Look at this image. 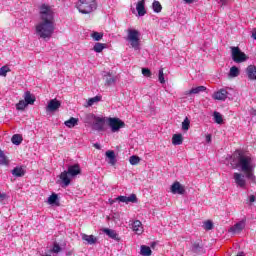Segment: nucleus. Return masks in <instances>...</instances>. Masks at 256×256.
<instances>
[{"label": "nucleus", "mask_w": 256, "mask_h": 256, "mask_svg": "<svg viewBox=\"0 0 256 256\" xmlns=\"http://www.w3.org/2000/svg\"><path fill=\"white\" fill-rule=\"evenodd\" d=\"M102 231L105 233V235L109 236L110 239H113L114 241H120L121 238H119V234H117V231L109 228H104Z\"/></svg>", "instance_id": "nucleus-16"}, {"label": "nucleus", "mask_w": 256, "mask_h": 256, "mask_svg": "<svg viewBox=\"0 0 256 256\" xmlns=\"http://www.w3.org/2000/svg\"><path fill=\"white\" fill-rule=\"evenodd\" d=\"M116 201H119V203H137V195L131 194L130 196H118L116 198Z\"/></svg>", "instance_id": "nucleus-14"}, {"label": "nucleus", "mask_w": 256, "mask_h": 256, "mask_svg": "<svg viewBox=\"0 0 256 256\" xmlns=\"http://www.w3.org/2000/svg\"><path fill=\"white\" fill-rule=\"evenodd\" d=\"M184 1L185 3H188V4L193 3V0H184Z\"/></svg>", "instance_id": "nucleus-55"}, {"label": "nucleus", "mask_w": 256, "mask_h": 256, "mask_svg": "<svg viewBox=\"0 0 256 256\" xmlns=\"http://www.w3.org/2000/svg\"><path fill=\"white\" fill-rule=\"evenodd\" d=\"M81 239L84 241L85 245H95L98 241V238L94 235H87L85 233H81Z\"/></svg>", "instance_id": "nucleus-15"}, {"label": "nucleus", "mask_w": 256, "mask_h": 256, "mask_svg": "<svg viewBox=\"0 0 256 256\" xmlns=\"http://www.w3.org/2000/svg\"><path fill=\"white\" fill-rule=\"evenodd\" d=\"M105 49V44L104 43H96L93 47V50L95 53H101Z\"/></svg>", "instance_id": "nucleus-36"}, {"label": "nucleus", "mask_w": 256, "mask_h": 256, "mask_svg": "<svg viewBox=\"0 0 256 256\" xmlns=\"http://www.w3.org/2000/svg\"><path fill=\"white\" fill-rule=\"evenodd\" d=\"M158 79L160 81V83H165V74L163 73V68H161L159 70V75H158Z\"/></svg>", "instance_id": "nucleus-44"}, {"label": "nucleus", "mask_w": 256, "mask_h": 256, "mask_svg": "<svg viewBox=\"0 0 256 256\" xmlns=\"http://www.w3.org/2000/svg\"><path fill=\"white\" fill-rule=\"evenodd\" d=\"M99 101H101L100 96H95L93 98H90L88 99L87 107H93V105H95V103H99Z\"/></svg>", "instance_id": "nucleus-31"}, {"label": "nucleus", "mask_w": 256, "mask_h": 256, "mask_svg": "<svg viewBox=\"0 0 256 256\" xmlns=\"http://www.w3.org/2000/svg\"><path fill=\"white\" fill-rule=\"evenodd\" d=\"M27 103L24 102V100H20L19 103L16 104L17 111H24V109L27 107Z\"/></svg>", "instance_id": "nucleus-41"}, {"label": "nucleus", "mask_w": 256, "mask_h": 256, "mask_svg": "<svg viewBox=\"0 0 256 256\" xmlns=\"http://www.w3.org/2000/svg\"><path fill=\"white\" fill-rule=\"evenodd\" d=\"M152 9H153L154 13H161V11H163V6H161V2L155 0L152 3Z\"/></svg>", "instance_id": "nucleus-30"}, {"label": "nucleus", "mask_w": 256, "mask_h": 256, "mask_svg": "<svg viewBox=\"0 0 256 256\" xmlns=\"http://www.w3.org/2000/svg\"><path fill=\"white\" fill-rule=\"evenodd\" d=\"M205 91H207V87L198 86V87L192 88L191 90L186 91L185 95H198V93H203Z\"/></svg>", "instance_id": "nucleus-20"}, {"label": "nucleus", "mask_w": 256, "mask_h": 256, "mask_svg": "<svg viewBox=\"0 0 256 256\" xmlns=\"http://www.w3.org/2000/svg\"><path fill=\"white\" fill-rule=\"evenodd\" d=\"M94 146L96 147V149H100L99 144H95Z\"/></svg>", "instance_id": "nucleus-57"}, {"label": "nucleus", "mask_w": 256, "mask_h": 256, "mask_svg": "<svg viewBox=\"0 0 256 256\" xmlns=\"http://www.w3.org/2000/svg\"><path fill=\"white\" fill-rule=\"evenodd\" d=\"M126 33L125 40L129 47L134 49V51H141V32L134 28H128Z\"/></svg>", "instance_id": "nucleus-3"}, {"label": "nucleus", "mask_w": 256, "mask_h": 256, "mask_svg": "<svg viewBox=\"0 0 256 256\" xmlns=\"http://www.w3.org/2000/svg\"><path fill=\"white\" fill-rule=\"evenodd\" d=\"M189 125H191L189 118H185L184 121L182 122L183 131H189Z\"/></svg>", "instance_id": "nucleus-42"}, {"label": "nucleus", "mask_w": 256, "mask_h": 256, "mask_svg": "<svg viewBox=\"0 0 256 256\" xmlns=\"http://www.w3.org/2000/svg\"><path fill=\"white\" fill-rule=\"evenodd\" d=\"M84 123L91 125L95 131H105V117L97 116L93 113L85 114Z\"/></svg>", "instance_id": "nucleus-4"}, {"label": "nucleus", "mask_w": 256, "mask_h": 256, "mask_svg": "<svg viewBox=\"0 0 256 256\" xmlns=\"http://www.w3.org/2000/svg\"><path fill=\"white\" fill-rule=\"evenodd\" d=\"M228 163L232 169H240L242 173H249L255 171V165L251 157L241 154V152H235L232 156L228 155L226 157Z\"/></svg>", "instance_id": "nucleus-2"}, {"label": "nucleus", "mask_w": 256, "mask_h": 256, "mask_svg": "<svg viewBox=\"0 0 256 256\" xmlns=\"http://www.w3.org/2000/svg\"><path fill=\"white\" fill-rule=\"evenodd\" d=\"M136 11L138 12L139 17H143L145 13V0L139 1L136 5Z\"/></svg>", "instance_id": "nucleus-21"}, {"label": "nucleus", "mask_w": 256, "mask_h": 256, "mask_svg": "<svg viewBox=\"0 0 256 256\" xmlns=\"http://www.w3.org/2000/svg\"><path fill=\"white\" fill-rule=\"evenodd\" d=\"M13 145H21L23 143V136L19 134H14L11 138Z\"/></svg>", "instance_id": "nucleus-29"}, {"label": "nucleus", "mask_w": 256, "mask_h": 256, "mask_svg": "<svg viewBox=\"0 0 256 256\" xmlns=\"http://www.w3.org/2000/svg\"><path fill=\"white\" fill-rule=\"evenodd\" d=\"M203 227L206 231H211V229H213V222L211 220H208L204 222Z\"/></svg>", "instance_id": "nucleus-43"}, {"label": "nucleus", "mask_w": 256, "mask_h": 256, "mask_svg": "<svg viewBox=\"0 0 256 256\" xmlns=\"http://www.w3.org/2000/svg\"><path fill=\"white\" fill-rule=\"evenodd\" d=\"M108 125L112 133H117L120 129H123L125 127V122H123L119 118H109Z\"/></svg>", "instance_id": "nucleus-7"}, {"label": "nucleus", "mask_w": 256, "mask_h": 256, "mask_svg": "<svg viewBox=\"0 0 256 256\" xmlns=\"http://www.w3.org/2000/svg\"><path fill=\"white\" fill-rule=\"evenodd\" d=\"M231 56L234 63H244L247 60V55L239 47H231Z\"/></svg>", "instance_id": "nucleus-6"}, {"label": "nucleus", "mask_w": 256, "mask_h": 256, "mask_svg": "<svg viewBox=\"0 0 256 256\" xmlns=\"http://www.w3.org/2000/svg\"><path fill=\"white\" fill-rule=\"evenodd\" d=\"M91 37H92L93 41H101V39H103V33H101V32H92Z\"/></svg>", "instance_id": "nucleus-39"}, {"label": "nucleus", "mask_w": 256, "mask_h": 256, "mask_svg": "<svg viewBox=\"0 0 256 256\" xmlns=\"http://www.w3.org/2000/svg\"><path fill=\"white\" fill-rule=\"evenodd\" d=\"M11 72L9 66H2L0 68V77H7V73Z\"/></svg>", "instance_id": "nucleus-40"}, {"label": "nucleus", "mask_w": 256, "mask_h": 256, "mask_svg": "<svg viewBox=\"0 0 256 256\" xmlns=\"http://www.w3.org/2000/svg\"><path fill=\"white\" fill-rule=\"evenodd\" d=\"M218 5L221 7H225V5L229 4V0H217Z\"/></svg>", "instance_id": "nucleus-47"}, {"label": "nucleus", "mask_w": 256, "mask_h": 256, "mask_svg": "<svg viewBox=\"0 0 256 256\" xmlns=\"http://www.w3.org/2000/svg\"><path fill=\"white\" fill-rule=\"evenodd\" d=\"M215 123H218V125H221L223 123V116L219 112H214L213 114Z\"/></svg>", "instance_id": "nucleus-37"}, {"label": "nucleus", "mask_w": 256, "mask_h": 256, "mask_svg": "<svg viewBox=\"0 0 256 256\" xmlns=\"http://www.w3.org/2000/svg\"><path fill=\"white\" fill-rule=\"evenodd\" d=\"M206 143H211V134L206 135Z\"/></svg>", "instance_id": "nucleus-50"}, {"label": "nucleus", "mask_w": 256, "mask_h": 256, "mask_svg": "<svg viewBox=\"0 0 256 256\" xmlns=\"http://www.w3.org/2000/svg\"><path fill=\"white\" fill-rule=\"evenodd\" d=\"M248 201H249V203H255V201H256L255 195L248 196Z\"/></svg>", "instance_id": "nucleus-49"}, {"label": "nucleus", "mask_w": 256, "mask_h": 256, "mask_svg": "<svg viewBox=\"0 0 256 256\" xmlns=\"http://www.w3.org/2000/svg\"><path fill=\"white\" fill-rule=\"evenodd\" d=\"M106 157L110 165H115L117 163V158L115 157V151L113 150L106 151Z\"/></svg>", "instance_id": "nucleus-22"}, {"label": "nucleus", "mask_w": 256, "mask_h": 256, "mask_svg": "<svg viewBox=\"0 0 256 256\" xmlns=\"http://www.w3.org/2000/svg\"><path fill=\"white\" fill-rule=\"evenodd\" d=\"M57 201H59V196L55 193H53L52 195H50L48 197L49 205H55V204H57Z\"/></svg>", "instance_id": "nucleus-33"}, {"label": "nucleus", "mask_w": 256, "mask_h": 256, "mask_svg": "<svg viewBox=\"0 0 256 256\" xmlns=\"http://www.w3.org/2000/svg\"><path fill=\"white\" fill-rule=\"evenodd\" d=\"M59 251H61V246H59V244L55 243L52 248V253H59Z\"/></svg>", "instance_id": "nucleus-46"}, {"label": "nucleus", "mask_w": 256, "mask_h": 256, "mask_svg": "<svg viewBox=\"0 0 256 256\" xmlns=\"http://www.w3.org/2000/svg\"><path fill=\"white\" fill-rule=\"evenodd\" d=\"M170 191L173 193V195H185V186L176 181L171 185Z\"/></svg>", "instance_id": "nucleus-12"}, {"label": "nucleus", "mask_w": 256, "mask_h": 256, "mask_svg": "<svg viewBox=\"0 0 256 256\" xmlns=\"http://www.w3.org/2000/svg\"><path fill=\"white\" fill-rule=\"evenodd\" d=\"M24 102L27 105H33L35 103V98L31 95V92L27 91L24 93Z\"/></svg>", "instance_id": "nucleus-26"}, {"label": "nucleus", "mask_w": 256, "mask_h": 256, "mask_svg": "<svg viewBox=\"0 0 256 256\" xmlns=\"http://www.w3.org/2000/svg\"><path fill=\"white\" fill-rule=\"evenodd\" d=\"M109 201H110V205H113V203H116L117 200L115 198V199H110Z\"/></svg>", "instance_id": "nucleus-53"}, {"label": "nucleus", "mask_w": 256, "mask_h": 256, "mask_svg": "<svg viewBox=\"0 0 256 256\" xmlns=\"http://www.w3.org/2000/svg\"><path fill=\"white\" fill-rule=\"evenodd\" d=\"M229 77H239V68H237L236 66H232L230 68Z\"/></svg>", "instance_id": "nucleus-34"}, {"label": "nucleus", "mask_w": 256, "mask_h": 256, "mask_svg": "<svg viewBox=\"0 0 256 256\" xmlns=\"http://www.w3.org/2000/svg\"><path fill=\"white\" fill-rule=\"evenodd\" d=\"M130 165H139L141 158L139 156L133 155L129 158Z\"/></svg>", "instance_id": "nucleus-38"}, {"label": "nucleus", "mask_w": 256, "mask_h": 256, "mask_svg": "<svg viewBox=\"0 0 256 256\" xmlns=\"http://www.w3.org/2000/svg\"><path fill=\"white\" fill-rule=\"evenodd\" d=\"M227 89L228 88H222L217 90L213 93L212 99H214V101H227V99H233L229 97V91H227Z\"/></svg>", "instance_id": "nucleus-10"}, {"label": "nucleus", "mask_w": 256, "mask_h": 256, "mask_svg": "<svg viewBox=\"0 0 256 256\" xmlns=\"http://www.w3.org/2000/svg\"><path fill=\"white\" fill-rule=\"evenodd\" d=\"M35 31L40 39H51L55 33V14L50 6H40V21L36 24Z\"/></svg>", "instance_id": "nucleus-1"}, {"label": "nucleus", "mask_w": 256, "mask_h": 256, "mask_svg": "<svg viewBox=\"0 0 256 256\" xmlns=\"http://www.w3.org/2000/svg\"><path fill=\"white\" fill-rule=\"evenodd\" d=\"M60 179L64 187H69V185L71 184V178H69V174L67 173V171H64L60 174Z\"/></svg>", "instance_id": "nucleus-23"}, {"label": "nucleus", "mask_w": 256, "mask_h": 256, "mask_svg": "<svg viewBox=\"0 0 256 256\" xmlns=\"http://www.w3.org/2000/svg\"><path fill=\"white\" fill-rule=\"evenodd\" d=\"M172 143L174 145H183V135L174 134L173 137H172Z\"/></svg>", "instance_id": "nucleus-28"}, {"label": "nucleus", "mask_w": 256, "mask_h": 256, "mask_svg": "<svg viewBox=\"0 0 256 256\" xmlns=\"http://www.w3.org/2000/svg\"><path fill=\"white\" fill-rule=\"evenodd\" d=\"M236 256H245V253L240 252V253H238Z\"/></svg>", "instance_id": "nucleus-56"}, {"label": "nucleus", "mask_w": 256, "mask_h": 256, "mask_svg": "<svg viewBox=\"0 0 256 256\" xmlns=\"http://www.w3.org/2000/svg\"><path fill=\"white\" fill-rule=\"evenodd\" d=\"M198 248H199V244H194L192 247V250L197 251Z\"/></svg>", "instance_id": "nucleus-51"}, {"label": "nucleus", "mask_w": 256, "mask_h": 256, "mask_svg": "<svg viewBox=\"0 0 256 256\" xmlns=\"http://www.w3.org/2000/svg\"><path fill=\"white\" fill-rule=\"evenodd\" d=\"M0 165H9V159L5 156V152L0 150Z\"/></svg>", "instance_id": "nucleus-32"}, {"label": "nucleus", "mask_w": 256, "mask_h": 256, "mask_svg": "<svg viewBox=\"0 0 256 256\" xmlns=\"http://www.w3.org/2000/svg\"><path fill=\"white\" fill-rule=\"evenodd\" d=\"M7 199V194L6 193H1L0 194V203H3Z\"/></svg>", "instance_id": "nucleus-48"}, {"label": "nucleus", "mask_w": 256, "mask_h": 256, "mask_svg": "<svg viewBox=\"0 0 256 256\" xmlns=\"http://www.w3.org/2000/svg\"><path fill=\"white\" fill-rule=\"evenodd\" d=\"M75 7L82 15H89L97 11V0H78Z\"/></svg>", "instance_id": "nucleus-5"}, {"label": "nucleus", "mask_w": 256, "mask_h": 256, "mask_svg": "<svg viewBox=\"0 0 256 256\" xmlns=\"http://www.w3.org/2000/svg\"><path fill=\"white\" fill-rule=\"evenodd\" d=\"M252 37L255 39L256 41V29L252 32Z\"/></svg>", "instance_id": "nucleus-52"}, {"label": "nucleus", "mask_w": 256, "mask_h": 256, "mask_svg": "<svg viewBox=\"0 0 256 256\" xmlns=\"http://www.w3.org/2000/svg\"><path fill=\"white\" fill-rule=\"evenodd\" d=\"M12 175L14 177H23L25 175V168H23V166H16L12 170Z\"/></svg>", "instance_id": "nucleus-24"}, {"label": "nucleus", "mask_w": 256, "mask_h": 256, "mask_svg": "<svg viewBox=\"0 0 256 256\" xmlns=\"http://www.w3.org/2000/svg\"><path fill=\"white\" fill-rule=\"evenodd\" d=\"M102 79L105 81L106 87H113L117 83L119 79L117 75H113L110 71H103L102 72Z\"/></svg>", "instance_id": "nucleus-8"}, {"label": "nucleus", "mask_w": 256, "mask_h": 256, "mask_svg": "<svg viewBox=\"0 0 256 256\" xmlns=\"http://www.w3.org/2000/svg\"><path fill=\"white\" fill-rule=\"evenodd\" d=\"M152 253H153V251H151V247L146 246V245H142L140 247V255L151 256Z\"/></svg>", "instance_id": "nucleus-27"}, {"label": "nucleus", "mask_w": 256, "mask_h": 256, "mask_svg": "<svg viewBox=\"0 0 256 256\" xmlns=\"http://www.w3.org/2000/svg\"><path fill=\"white\" fill-rule=\"evenodd\" d=\"M61 107V102L57 99H52L46 107L47 113H55Z\"/></svg>", "instance_id": "nucleus-13"}, {"label": "nucleus", "mask_w": 256, "mask_h": 256, "mask_svg": "<svg viewBox=\"0 0 256 256\" xmlns=\"http://www.w3.org/2000/svg\"><path fill=\"white\" fill-rule=\"evenodd\" d=\"M246 73H247L248 78L251 81L256 80V66L255 65H249L246 69Z\"/></svg>", "instance_id": "nucleus-19"}, {"label": "nucleus", "mask_w": 256, "mask_h": 256, "mask_svg": "<svg viewBox=\"0 0 256 256\" xmlns=\"http://www.w3.org/2000/svg\"><path fill=\"white\" fill-rule=\"evenodd\" d=\"M78 123H79V119L75 117H71L69 120L64 122V125L68 127V129H73V127H76Z\"/></svg>", "instance_id": "nucleus-25"}, {"label": "nucleus", "mask_w": 256, "mask_h": 256, "mask_svg": "<svg viewBox=\"0 0 256 256\" xmlns=\"http://www.w3.org/2000/svg\"><path fill=\"white\" fill-rule=\"evenodd\" d=\"M132 231H134L136 235H141L143 233V224L140 220H135L132 223Z\"/></svg>", "instance_id": "nucleus-17"}, {"label": "nucleus", "mask_w": 256, "mask_h": 256, "mask_svg": "<svg viewBox=\"0 0 256 256\" xmlns=\"http://www.w3.org/2000/svg\"><path fill=\"white\" fill-rule=\"evenodd\" d=\"M245 227H247V219L243 218L232 227H230L228 232L232 233V235H239V233H241Z\"/></svg>", "instance_id": "nucleus-9"}, {"label": "nucleus", "mask_w": 256, "mask_h": 256, "mask_svg": "<svg viewBox=\"0 0 256 256\" xmlns=\"http://www.w3.org/2000/svg\"><path fill=\"white\" fill-rule=\"evenodd\" d=\"M246 178L250 180V183H253V185H256V177H255V172L250 171L246 173Z\"/></svg>", "instance_id": "nucleus-35"}, {"label": "nucleus", "mask_w": 256, "mask_h": 256, "mask_svg": "<svg viewBox=\"0 0 256 256\" xmlns=\"http://www.w3.org/2000/svg\"><path fill=\"white\" fill-rule=\"evenodd\" d=\"M251 115H254L256 117V110H251Z\"/></svg>", "instance_id": "nucleus-54"}, {"label": "nucleus", "mask_w": 256, "mask_h": 256, "mask_svg": "<svg viewBox=\"0 0 256 256\" xmlns=\"http://www.w3.org/2000/svg\"><path fill=\"white\" fill-rule=\"evenodd\" d=\"M233 179L235 185L239 187V189H247V180L245 179V175L235 172L233 174Z\"/></svg>", "instance_id": "nucleus-11"}, {"label": "nucleus", "mask_w": 256, "mask_h": 256, "mask_svg": "<svg viewBox=\"0 0 256 256\" xmlns=\"http://www.w3.org/2000/svg\"><path fill=\"white\" fill-rule=\"evenodd\" d=\"M142 75H144V77H151V70H149V68H143Z\"/></svg>", "instance_id": "nucleus-45"}, {"label": "nucleus", "mask_w": 256, "mask_h": 256, "mask_svg": "<svg viewBox=\"0 0 256 256\" xmlns=\"http://www.w3.org/2000/svg\"><path fill=\"white\" fill-rule=\"evenodd\" d=\"M67 174H69L71 177H76V175H79L81 173V168L79 167V164L72 165L68 167V171H66Z\"/></svg>", "instance_id": "nucleus-18"}]
</instances>
